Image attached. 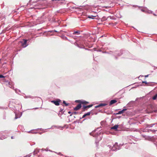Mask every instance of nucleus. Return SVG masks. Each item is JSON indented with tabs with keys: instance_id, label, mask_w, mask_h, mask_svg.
<instances>
[{
	"instance_id": "f257e3e1",
	"label": "nucleus",
	"mask_w": 157,
	"mask_h": 157,
	"mask_svg": "<svg viewBox=\"0 0 157 157\" xmlns=\"http://www.w3.org/2000/svg\"><path fill=\"white\" fill-rule=\"evenodd\" d=\"M23 40L24 41V42L23 41H20V42L21 43V45L23 47H25L28 45L27 44V43L28 41L27 40L23 39Z\"/></svg>"
},
{
	"instance_id": "f03ea898",
	"label": "nucleus",
	"mask_w": 157,
	"mask_h": 157,
	"mask_svg": "<svg viewBox=\"0 0 157 157\" xmlns=\"http://www.w3.org/2000/svg\"><path fill=\"white\" fill-rule=\"evenodd\" d=\"M61 101L59 99H58L57 100H52L51 101V102L54 103L56 105H59V102Z\"/></svg>"
},
{
	"instance_id": "7ed1b4c3",
	"label": "nucleus",
	"mask_w": 157,
	"mask_h": 157,
	"mask_svg": "<svg viewBox=\"0 0 157 157\" xmlns=\"http://www.w3.org/2000/svg\"><path fill=\"white\" fill-rule=\"evenodd\" d=\"M117 147V144H115L114 145H113V147L111 148H110L111 146H110V148L112 151L117 150L118 149Z\"/></svg>"
},
{
	"instance_id": "20e7f679",
	"label": "nucleus",
	"mask_w": 157,
	"mask_h": 157,
	"mask_svg": "<svg viewBox=\"0 0 157 157\" xmlns=\"http://www.w3.org/2000/svg\"><path fill=\"white\" fill-rule=\"evenodd\" d=\"M81 107V104H78L76 107L74 108V110H78Z\"/></svg>"
},
{
	"instance_id": "39448f33",
	"label": "nucleus",
	"mask_w": 157,
	"mask_h": 157,
	"mask_svg": "<svg viewBox=\"0 0 157 157\" xmlns=\"http://www.w3.org/2000/svg\"><path fill=\"white\" fill-rule=\"evenodd\" d=\"M106 105V104H105V103H101V104H99V105L95 106V108H97L99 107H102V106H104Z\"/></svg>"
},
{
	"instance_id": "423d86ee",
	"label": "nucleus",
	"mask_w": 157,
	"mask_h": 157,
	"mask_svg": "<svg viewBox=\"0 0 157 157\" xmlns=\"http://www.w3.org/2000/svg\"><path fill=\"white\" fill-rule=\"evenodd\" d=\"M117 101L116 100H112L110 101V103H109V105H112L114 103H116L117 102Z\"/></svg>"
},
{
	"instance_id": "0eeeda50",
	"label": "nucleus",
	"mask_w": 157,
	"mask_h": 157,
	"mask_svg": "<svg viewBox=\"0 0 157 157\" xmlns=\"http://www.w3.org/2000/svg\"><path fill=\"white\" fill-rule=\"evenodd\" d=\"M90 112H88L86 113H85L84 114L83 116H82V118H84L85 117L87 116H89L90 115Z\"/></svg>"
},
{
	"instance_id": "6e6552de",
	"label": "nucleus",
	"mask_w": 157,
	"mask_h": 157,
	"mask_svg": "<svg viewBox=\"0 0 157 157\" xmlns=\"http://www.w3.org/2000/svg\"><path fill=\"white\" fill-rule=\"evenodd\" d=\"M126 110V109H123L121 111H119L118 112V113H117V114H121L123 113L124 112V111L125 110Z\"/></svg>"
},
{
	"instance_id": "1a4fd4ad",
	"label": "nucleus",
	"mask_w": 157,
	"mask_h": 157,
	"mask_svg": "<svg viewBox=\"0 0 157 157\" xmlns=\"http://www.w3.org/2000/svg\"><path fill=\"white\" fill-rule=\"evenodd\" d=\"M118 125H115L113 127H112L111 128L112 129H117L118 128Z\"/></svg>"
},
{
	"instance_id": "9d476101",
	"label": "nucleus",
	"mask_w": 157,
	"mask_h": 157,
	"mask_svg": "<svg viewBox=\"0 0 157 157\" xmlns=\"http://www.w3.org/2000/svg\"><path fill=\"white\" fill-rule=\"evenodd\" d=\"M89 102L87 101H82V104H89Z\"/></svg>"
},
{
	"instance_id": "9b49d317",
	"label": "nucleus",
	"mask_w": 157,
	"mask_h": 157,
	"mask_svg": "<svg viewBox=\"0 0 157 157\" xmlns=\"http://www.w3.org/2000/svg\"><path fill=\"white\" fill-rule=\"evenodd\" d=\"M79 33H80L78 31H75L73 33V34H74V35H76V34L78 35L79 34Z\"/></svg>"
},
{
	"instance_id": "f8f14e48",
	"label": "nucleus",
	"mask_w": 157,
	"mask_h": 157,
	"mask_svg": "<svg viewBox=\"0 0 157 157\" xmlns=\"http://www.w3.org/2000/svg\"><path fill=\"white\" fill-rule=\"evenodd\" d=\"M93 105L91 104V105H88L87 106H86V108H87H87H90L92 107L93 106Z\"/></svg>"
},
{
	"instance_id": "ddd939ff",
	"label": "nucleus",
	"mask_w": 157,
	"mask_h": 157,
	"mask_svg": "<svg viewBox=\"0 0 157 157\" xmlns=\"http://www.w3.org/2000/svg\"><path fill=\"white\" fill-rule=\"evenodd\" d=\"M82 109H83V111H84L87 110V108H86L85 105H83L82 106Z\"/></svg>"
},
{
	"instance_id": "4468645a",
	"label": "nucleus",
	"mask_w": 157,
	"mask_h": 157,
	"mask_svg": "<svg viewBox=\"0 0 157 157\" xmlns=\"http://www.w3.org/2000/svg\"><path fill=\"white\" fill-rule=\"evenodd\" d=\"M157 98V94H156L153 97L152 99L153 100H155Z\"/></svg>"
},
{
	"instance_id": "2eb2a0df",
	"label": "nucleus",
	"mask_w": 157,
	"mask_h": 157,
	"mask_svg": "<svg viewBox=\"0 0 157 157\" xmlns=\"http://www.w3.org/2000/svg\"><path fill=\"white\" fill-rule=\"evenodd\" d=\"M82 101L81 100H78L75 101V102L79 103L80 104H82Z\"/></svg>"
},
{
	"instance_id": "dca6fc26",
	"label": "nucleus",
	"mask_w": 157,
	"mask_h": 157,
	"mask_svg": "<svg viewBox=\"0 0 157 157\" xmlns=\"http://www.w3.org/2000/svg\"><path fill=\"white\" fill-rule=\"evenodd\" d=\"M63 103L66 106L68 105L69 104L68 103H67L65 101H63Z\"/></svg>"
},
{
	"instance_id": "f3484780",
	"label": "nucleus",
	"mask_w": 157,
	"mask_h": 157,
	"mask_svg": "<svg viewBox=\"0 0 157 157\" xmlns=\"http://www.w3.org/2000/svg\"><path fill=\"white\" fill-rule=\"evenodd\" d=\"M94 17V16H89L88 17V18H90L93 19V18L92 17Z\"/></svg>"
},
{
	"instance_id": "a211bd4d",
	"label": "nucleus",
	"mask_w": 157,
	"mask_h": 157,
	"mask_svg": "<svg viewBox=\"0 0 157 157\" xmlns=\"http://www.w3.org/2000/svg\"><path fill=\"white\" fill-rule=\"evenodd\" d=\"M107 19L106 18H105V17H103L102 18V20L103 21H104L105 20H106Z\"/></svg>"
},
{
	"instance_id": "6ab92c4d",
	"label": "nucleus",
	"mask_w": 157,
	"mask_h": 157,
	"mask_svg": "<svg viewBox=\"0 0 157 157\" xmlns=\"http://www.w3.org/2000/svg\"><path fill=\"white\" fill-rule=\"evenodd\" d=\"M4 78V76L1 75H0V78Z\"/></svg>"
},
{
	"instance_id": "aec40b11",
	"label": "nucleus",
	"mask_w": 157,
	"mask_h": 157,
	"mask_svg": "<svg viewBox=\"0 0 157 157\" xmlns=\"http://www.w3.org/2000/svg\"><path fill=\"white\" fill-rule=\"evenodd\" d=\"M111 6H109V7H113L114 5V4L113 3H111Z\"/></svg>"
},
{
	"instance_id": "412c9836",
	"label": "nucleus",
	"mask_w": 157,
	"mask_h": 157,
	"mask_svg": "<svg viewBox=\"0 0 157 157\" xmlns=\"http://www.w3.org/2000/svg\"><path fill=\"white\" fill-rule=\"evenodd\" d=\"M142 83H145L146 84H147L148 83L146 81H143L142 82Z\"/></svg>"
},
{
	"instance_id": "4be33fe9",
	"label": "nucleus",
	"mask_w": 157,
	"mask_h": 157,
	"mask_svg": "<svg viewBox=\"0 0 157 157\" xmlns=\"http://www.w3.org/2000/svg\"><path fill=\"white\" fill-rule=\"evenodd\" d=\"M148 75H145V77H148Z\"/></svg>"
},
{
	"instance_id": "5701e85b",
	"label": "nucleus",
	"mask_w": 157,
	"mask_h": 157,
	"mask_svg": "<svg viewBox=\"0 0 157 157\" xmlns=\"http://www.w3.org/2000/svg\"><path fill=\"white\" fill-rule=\"evenodd\" d=\"M18 117H17V116H16V117H15V119H16Z\"/></svg>"
},
{
	"instance_id": "b1692460",
	"label": "nucleus",
	"mask_w": 157,
	"mask_h": 157,
	"mask_svg": "<svg viewBox=\"0 0 157 157\" xmlns=\"http://www.w3.org/2000/svg\"><path fill=\"white\" fill-rule=\"evenodd\" d=\"M68 113H69V114H70V113H71V112L69 111V112H68Z\"/></svg>"
},
{
	"instance_id": "393cba45",
	"label": "nucleus",
	"mask_w": 157,
	"mask_h": 157,
	"mask_svg": "<svg viewBox=\"0 0 157 157\" xmlns=\"http://www.w3.org/2000/svg\"><path fill=\"white\" fill-rule=\"evenodd\" d=\"M74 114H76V112H74L73 113Z\"/></svg>"
},
{
	"instance_id": "a878e982",
	"label": "nucleus",
	"mask_w": 157,
	"mask_h": 157,
	"mask_svg": "<svg viewBox=\"0 0 157 157\" xmlns=\"http://www.w3.org/2000/svg\"><path fill=\"white\" fill-rule=\"evenodd\" d=\"M91 134H92V133H90V135H91Z\"/></svg>"
},
{
	"instance_id": "bb28decb",
	"label": "nucleus",
	"mask_w": 157,
	"mask_h": 157,
	"mask_svg": "<svg viewBox=\"0 0 157 157\" xmlns=\"http://www.w3.org/2000/svg\"><path fill=\"white\" fill-rule=\"evenodd\" d=\"M11 138H12V139H13V137H11Z\"/></svg>"
}]
</instances>
